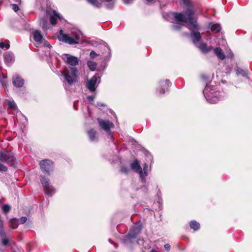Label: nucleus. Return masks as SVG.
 I'll list each match as a JSON object with an SVG mask.
<instances>
[{
  "instance_id": "obj_1",
  "label": "nucleus",
  "mask_w": 252,
  "mask_h": 252,
  "mask_svg": "<svg viewBox=\"0 0 252 252\" xmlns=\"http://www.w3.org/2000/svg\"><path fill=\"white\" fill-rule=\"evenodd\" d=\"M194 11L190 9H188L185 13H176L175 16L179 22L188 23L189 29L190 31V37L192 43L196 46L200 43L201 36L199 30V25L194 20Z\"/></svg>"
},
{
  "instance_id": "obj_2",
  "label": "nucleus",
  "mask_w": 252,
  "mask_h": 252,
  "mask_svg": "<svg viewBox=\"0 0 252 252\" xmlns=\"http://www.w3.org/2000/svg\"><path fill=\"white\" fill-rule=\"evenodd\" d=\"M61 57L66 64L72 66L66 68L64 71L62 72L67 84L71 86L77 79L78 70L74 66L78 64L79 60L77 57L68 54H63Z\"/></svg>"
},
{
  "instance_id": "obj_3",
  "label": "nucleus",
  "mask_w": 252,
  "mask_h": 252,
  "mask_svg": "<svg viewBox=\"0 0 252 252\" xmlns=\"http://www.w3.org/2000/svg\"><path fill=\"white\" fill-rule=\"evenodd\" d=\"M224 92L220 91L218 86L207 84L203 90L204 95L209 103H216L224 95Z\"/></svg>"
},
{
  "instance_id": "obj_4",
  "label": "nucleus",
  "mask_w": 252,
  "mask_h": 252,
  "mask_svg": "<svg viewBox=\"0 0 252 252\" xmlns=\"http://www.w3.org/2000/svg\"><path fill=\"white\" fill-rule=\"evenodd\" d=\"M72 36L68 34L63 33V31L60 30L58 38L61 41L68 43L70 45L76 44L79 43L78 40L82 37V33L80 31H76L72 32Z\"/></svg>"
},
{
  "instance_id": "obj_5",
  "label": "nucleus",
  "mask_w": 252,
  "mask_h": 252,
  "mask_svg": "<svg viewBox=\"0 0 252 252\" xmlns=\"http://www.w3.org/2000/svg\"><path fill=\"white\" fill-rule=\"evenodd\" d=\"M142 223L140 222L135 223L131 228L127 235L124 236L123 242L125 244H131L141 232Z\"/></svg>"
},
{
  "instance_id": "obj_6",
  "label": "nucleus",
  "mask_w": 252,
  "mask_h": 252,
  "mask_svg": "<svg viewBox=\"0 0 252 252\" xmlns=\"http://www.w3.org/2000/svg\"><path fill=\"white\" fill-rule=\"evenodd\" d=\"M40 180L45 194L49 196L53 195L56 192V189L50 184L49 179L45 175H40Z\"/></svg>"
},
{
  "instance_id": "obj_7",
  "label": "nucleus",
  "mask_w": 252,
  "mask_h": 252,
  "mask_svg": "<svg viewBox=\"0 0 252 252\" xmlns=\"http://www.w3.org/2000/svg\"><path fill=\"white\" fill-rule=\"evenodd\" d=\"M97 120L100 127L108 134V138L112 140L113 138L110 129L114 127L113 123L109 121L104 120L100 118H97Z\"/></svg>"
},
{
  "instance_id": "obj_8",
  "label": "nucleus",
  "mask_w": 252,
  "mask_h": 252,
  "mask_svg": "<svg viewBox=\"0 0 252 252\" xmlns=\"http://www.w3.org/2000/svg\"><path fill=\"white\" fill-rule=\"evenodd\" d=\"M0 161L5 162L11 166H15V158L13 154L10 152H0Z\"/></svg>"
},
{
  "instance_id": "obj_9",
  "label": "nucleus",
  "mask_w": 252,
  "mask_h": 252,
  "mask_svg": "<svg viewBox=\"0 0 252 252\" xmlns=\"http://www.w3.org/2000/svg\"><path fill=\"white\" fill-rule=\"evenodd\" d=\"M40 168L43 172L50 175L54 169V163L51 160L46 159L41 160L39 163Z\"/></svg>"
},
{
  "instance_id": "obj_10",
  "label": "nucleus",
  "mask_w": 252,
  "mask_h": 252,
  "mask_svg": "<svg viewBox=\"0 0 252 252\" xmlns=\"http://www.w3.org/2000/svg\"><path fill=\"white\" fill-rule=\"evenodd\" d=\"M97 77L96 75L93 76L86 82V87L91 92H94L96 88Z\"/></svg>"
},
{
  "instance_id": "obj_11",
  "label": "nucleus",
  "mask_w": 252,
  "mask_h": 252,
  "mask_svg": "<svg viewBox=\"0 0 252 252\" xmlns=\"http://www.w3.org/2000/svg\"><path fill=\"white\" fill-rule=\"evenodd\" d=\"M171 83L169 80L161 81L158 83V91L161 94H165V92L168 91L169 87L171 86Z\"/></svg>"
},
{
  "instance_id": "obj_12",
  "label": "nucleus",
  "mask_w": 252,
  "mask_h": 252,
  "mask_svg": "<svg viewBox=\"0 0 252 252\" xmlns=\"http://www.w3.org/2000/svg\"><path fill=\"white\" fill-rule=\"evenodd\" d=\"M12 84L16 88H21L24 84V80L19 74H16L13 76Z\"/></svg>"
},
{
  "instance_id": "obj_13",
  "label": "nucleus",
  "mask_w": 252,
  "mask_h": 252,
  "mask_svg": "<svg viewBox=\"0 0 252 252\" xmlns=\"http://www.w3.org/2000/svg\"><path fill=\"white\" fill-rule=\"evenodd\" d=\"M130 167L133 171L139 174L140 177L142 176V168L137 159L134 160V161L131 163Z\"/></svg>"
},
{
  "instance_id": "obj_14",
  "label": "nucleus",
  "mask_w": 252,
  "mask_h": 252,
  "mask_svg": "<svg viewBox=\"0 0 252 252\" xmlns=\"http://www.w3.org/2000/svg\"><path fill=\"white\" fill-rule=\"evenodd\" d=\"M4 59L5 63L10 66L14 62V56L12 53L7 52L4 54Z\"/></svg>"
},
{
  "instance_id": "obj_15",
  "label": "nucleus",
  "mask_w": 252,
  "mask_h": 252,
  "mask_svg": "<svg viewBox=\"0 0 252 252\" xmlns=\"http://www.w3.org/2000/svg\"><path fill=\"white\" fill-rule=\"evenodd\" d=\"M90 140L92 142H97L98 141V136L97 132L94 129H91L87 132Z\"/></svg>"
},
{
  "instance_id": "obj_16",
  "label": "nucleus",
  "mask_w": 252,
  "mask_h": 252,
  "mask_svg": "<svg viewBox=\"0 0 252 252\" xmlns=\"http://www.w3.org/2000/svg\"><path fill=\"white\" fill-rule=\"evenodd\" d=\"M62 17L55 10H53L52 14L50 16V22L52 25H55L57 24V19L61 20Z\"/></svg>"
},
{
  "instance_id": "obj_17",
  "label": "nucleus",
  "mask_w": 252,
  "mask_h": 252,
  "mask_svg": "<svg viewBox=\"0 0 252 252\" xmlns=\"http://www.w3.org/2000/svg\"><path fill=\"white\" fill-rule=\"evenodd\" d=\"M33 38L34 41L38 43L42 42L43 38L41 32L38 30H35L32 33Z\"/></svg>"
},
{
  "instance_id": "obj_18",
  "label": "nucleus",
  "mask_w": 252,
  "mask_h": 252,
  "mask_svg": "<svg viewBox=\"0 0 252 252\" xmlns=\"http://www.w3.org/2000/svg\"><path fill=\"white\" fill-rule=\"evenodd\" d=\"M104 52L102 54V59L106 61L109 59L111 56V51L110 49L108 47L107 44H105L103 47Z\"/></svg>"
},
{
  "instance_id": "obj_19",
  "label": "nucleus",
  "mask_w": 252,
  "mask_h": 252,
  "mask_svg": "<svg viewBox=\"0 0 252 252\" xmlns=\"http://www.w3.org/2000/svg\"><path fill=\"white\" fill-rule=\"evenodd\" d=\"M196 46L204 53H207L213 49L212 46H208L206 44L204 43H200Z\"/></svg>"
},
{
  "instance_id": "obj_20",
  "label": "nucleus",
  "mask_w": 252,
  "mask_h": 252,
  "mask_svg": "<svg viewBox=\"0 0 252 252\" xmlns=\"http://www.w3.org/2000/svg\"><path fill=\"white\" fill-rule=\"evenodd\" d=\"M208 29H210L212 32H220L221 29L220 24L213 22H211L209 24Z\"/></svg>"
},
{
  "instance_id": "obj_21",
  "label": "nucleus",
  "mask_w": 252,
  "mask_h": 252,
  "mask_svg": "<svg viewBox=\"0 0 252 252\" xmlns=\"http://www.w3.org/2000/svg\"><path fill=\"white\" fill-rule=\"evenodd\" d=\"M148 164L146 163H145L143 165V169H142V177H140L141 182L143 183H145L146 182V177L148 176Z\"/></svg>"
},
{
  "instance_id": "obj_22",
  "label": "nucleus",
  "mask_w": 252,
  "mask_h": 252,
  "mask_svg": "<svg viewBox=\"0 0 252 252\" xmlns=\"http://www.w3.org/2000/svg\"><path fill=\"white\" fill-rule=\"evenodd\" d=\"M8 111L10 113L14 114L15 112H17V107L14 101H8Z\"/></svg>"
},
{
  "instance_id": "obj_23",
  "label": "nucleus",
  "mask_w": 252,
  "mask_h": 252,
  "mask_svg": "<svg viewBox=\"0 0 252 252\" xmlns=\"http://www.w3.org/2000/svg\"><path fill=\"white\" fill-rule=\"evenodd\" d=\"M214 52L216 56L220 60H223L225 58V56L220 48L217 47L215 48Z\"/></svg>"
},
{
  "instance_id": "obj_24",
  "label": "nucleus",
  "mask_w": 252,
  "mask_h": 252,
  "mask_svg": "<svg viewBox=\"0 0 252 252\" xmlns=\"http://www.w3.org/2000/svg\"><path fill=\"white\" fill-rule=\"evenodd\" d=\"M235 71L237 75H241L244 77H247V70H244L240 67H237L235 69Z\"/></svg>"
},
{
  "instance_id": "obj_25",
  "label": "nucleus",
  "mask_w": 252,
  "mask_h": 252,
  "mask_svg": "<svg viewBox=\"0 0 252 252\" xmlns=\"http://www.w3.org/2000/svg\"><path fill=\"white\" fill-rule=\"evenodd\" d=\"M176 13H178L177 12H169L167 13H163V17L166 19L167 21H170V18L174 17L175 20L178 21V20L176 19L175 15ZM181 13H183V12H181ZM178 22H179L178 21Z\"/></svg>"
},
{
  "instance_id": "obj_26",
  "label": "nucleus",
  "mask_w": 252,
  "mask_h": 252,
  "mask_svg": "<svg viewBox=\"0 0 252 252\" xmlns=\"http://www.w3.org/2000/svg\"><path fill=\"white\" fill-rule=\"evenodd\" d=\"M189 226L190 228L194 231L198 230L200 227L199 223L197 222L196 220L190 221L189 222Z\"/></svg>"
},
{
  "instance_id": "obj_27",
  "label": "nucleus",
  "mask_w": 252,
  "mask_h": 252,
  "mask_svg": "<svg viewBox=\"0 0 252 252\" xmlns=\"http://www.w3.org/2000/svg\"><path fill=\"white\" fill-rule=\"evenodd\" d=\"M40 25L43 29H46L48 28V19L46 17L41 18L40 20Z\"/></svg>"
},
{
  "instance_id": "obj_28",
  "label": "nucleus",
  "mask_w": 252,
  "mask_h": 252,
  "mask_svg": "<svg viewBox=\"0 0 252 252\" xmlns=\"http://www.w3.org/2000/svg\"><path fill=\"white\" fill-rule=\"evenodd\" d=\"M19 220L16 218L11 219L9 221V225L12 229L16 228L19 225Z\"/></svg>"
},
{
  "instance_id": "obj_29",
  "label": "nucleus",
  "mask_w": 252,
  "mask_h": 252,
  "mask_svg": "<svg viewBox=\"0 0 252 252\" xmlns=\"http://www.w3.org/2000/svg\"><path fill=\"white\" fill-rule=\"evenodd\" d=\"M87 65H88V67L91 71H94L96 69L97 64L94 62L89 61L87 62Z\"/></svg>"
},
{
  "instance_id": "obj_30",
  "label": "nucleus",
  "mask_w": 252,
  "mask_h": 252,
  "mask_svg": "<svg viewBox=\"0 0 252 252\" xmlns=\"http://www.w3.org/2000/svg\"><path fill=\"white\" fill-rule=\"evenodd\" d=\"M87 1L97 8H99L101 6V2H99L98 0H87Z\"/></svg>"
},
{
  "instance_id": "obj_31",
  "label": "nucleus",
  "mask_w": 252,
  "mask_h": 252,
  "mask_svg": "<svg viewBox=\"0 0 252 252\" xmlns=\"http://www.w3.org/2000/svg\"><path fill=\"white\" fill-rule=\"evenodd\" d=\"M3 222L0 219V236H1V237H5V234L3 230Z\"/></svg>"
},
{
  "instance_id": "obj_32",
  "label": "nucleus",
  "mask_w": 252,
  "mask_h": 252,
  "mask_svg": "<svg viewBox=\"0 0 252 252\" xmlns=\"http://www.w3.org/2000/svg\"><path fill=\"white\" fill-rule=\"evenodd\" d=\"M181 1L183 2V3L184 4V5L187 6V7H188V8L186 10V11L188 9H191L189 7L191 6V2H190V0H181Z\"/></svg>"
},
{
  "instance_id": "obj_33",
  "label": "nucleus",
  "mask_w": 252,
  "mask_h": 252,
  "mask_svg": "<svg viewBox=\"0 0 252 252\" xmlns=\"http://www.w3.org/2000/svg\"><path fill=\"white\" fill-rule=\"evenodd\" d=\"M10 210V206L8 204H5L2 206V210L4 213H7Z\"/></svg>"
},
{
  "instance_id": "obj_34",
  "label": "nucleus",
  "mask_w": 252,
  "mask_h": 252,
  "mask_svg": "<svg viewBox=\"0 0 252 252\" xmlns=\"http://www.w3.org/2000/svg\"><path fill=\"white\" fill-rule=\"evenodd\" d=\"M183 26V24L181 23H175L172 25V27L174 30H179L181 29L182 26Z\"/></svg>"
},
{
  "instance_id": "obj_35",
  "label": "nucleus",
  "mask_w": 252,
  "mask_h": 252,
  "mask_svg": "<svg viewBox=\"0 0 252 252\" xmlns=\"http://www.w3.org/2000/svg\"><path fill=\"white\" fill-rule=\"evenodd\" d=\"M10 6L12 10L15 12H17L19 10V7L17 4H11Z\"/></svg>"
},
{
  "instance_id": "obj_36",
  "label": "nucleus",
  "mask_w": 252,
  "mask_h": 252,
  "mask_svg": "<svg viewBox=\"0 0 252 252\" xmlns=\"http://www.w3.org/2000/svg\"><path fill=\"white\" fill-rule=\"evenodd\" d=\"M4 47H5L6 49H9L10 47L9 44H5L4 42H0V48L3 49L4 48Z\"/></svg>"
},
{
  "instance_id": "obj_37",
  "label": "nucleus",
  "mask_w": 252,
  "mask_h": 252,
  "mask_svg": "<svg viewBox=\"0 0 252 252\" xmlns=\"http://www.w3.org/2000/svg\"><path fill=\"white\" fill-rule=\"evenodd\" d=\"M129 171V169L125 166L122 167L121 169V172L125 174H127Z\"/></svg>"
},
{
  "instance_id": "obj_38",
  "label": "nucleus",
  "mask_w": 252,
  "mask_h": 252,
  "mask_svg": "<svg viewBox=\"0 0 252 252\" xmlns=\"http://www.w3.org/2000/svg\"><path fill=\"white\" fill-rule=\"evenodd\" d=\"M27 220V219L26 217H22L19 220V221H20L21 224H24L26 222Z\"/></svg>"
},
{
  "instance_id": "obj_39",
  "label": "nucleus",
  "mask_w": 252,
  "mask_h": 252,
  "mask_svg": "<svg viewBox=\"0 0 252 252\" xmlns=\"http://www.w3.org/2000/svg\"><path fill=\"white\" fill-rule=\"evenodd\" d=\"M90 57L92 58V59H94V58L95 57H96L97 56H98V54H97L94 51H92L91 52H90Z\"/></svg>"
},
{
  "instance_id": "obj_40",
  "label": "nucleus",
  "mask_w": 252,
  "mask_h": 252,
  "mask_svg": "<svg viewBox=\"0 0 252 252\" xmlns=\"http://www.w3.org/2000/svg\"><path fill=\"white\" fill-rule=\"evenodd\" d=\"M7 170V168L5 165L0 163V171H5Z\"/></svg>"
},
{
  "instance_id": "obj_41",
  "label": "nucleus",
  "mask_w": 252,
  "mask_h": 252,
  "mask_svg": "<svg viewBox=\"0 0 252 252\" xmlns=\"http://www.w3.org/2000/svg\"><path fill=\"white\" fill-rule=\"evenodd\" d=\"M96 106L98 108H100V107H103V106H106V104L104 103H102V102H98L96 103Z\"/></svg>"
},
{
  "instance_id": "obj_42",
  "label": "nucleus",
  "mask_w": 252,
  "mask_h": 252,
  "mask_svg": "<svg viewBox=\"0 0 252 252\" xmlns=\"http://www.w3.org/2000/svg\"><path fill=\"white\" fill-rule=\"evenodd\" d=\"M95 98V95H89L87 97V99L89 101H93Z\"/></svg>"
},
{
  "instance_id": "obj_43",
  "label": "nucleus",
  "mask_w": 252,
  "mask_h": 252,
  "mask_svg": "<svg viewBox=\"0 0 252 252\" xmlns=\"http://www.w3.org/2000/svg\"><path fill=\"white\" fill-rule=\"evenodd\" d=\"M3 237V238L2 239V244L4 246H6L8 244V241L6 239L4 238V237Z\"/></svg>"
},
{
  "instance_id": "obj_44",
  "label": "nucleus",
  "mask_w": 252,
  "mask_h": 252,
  "mask_svg": "<svg viewBox=\"0 0 252 252\" xmlns=\"http://www.w3.org/2000/svg\"><path fill=\"white\" fill-rule=\"evenodd\" d=\"M164 247L165 249L167 251H169L170 249V245L168 244L164 245Z\"/></svg>"
},
{
  "instance_id": "obj_45",
  "label": "nucleus",
  "mask_w": 252,
  "mask_h": 252,
  "mask_svg": "<svg viewBox=\"0 0 252 252\" xmlns=\"http://www.w3.org/2000/svg\"><path fill=\"white\" fill-rule=\"evenodd\" d=\"M134 0H123L125 4H128L131 3Z\"/></svg>"
},
{
  "instance_id": "obj_46",
  "label": "nucleus",
  "mask_w": 252,
  "mask_h": 252,
  "mask_svg": "<svg viewBox=\"0 0 252 252\" xmlns=\"http://www.w3.org/2000/svg\"><path fill=\"white\" fill-rule=\"evenodd\" d=\"M44 44H45L46 46L48 47L49 48H50V47H51V45H50V44L48 43V42H47V41H45V42H44Z\"/></svg>"
},
{
  "instance_id": "obj_47",
  "label": "nucleus",
  "mask_w": 252,
  "mask_h": 252,
  "mask_svg": "<svg viewBox=\"0 0 252 252\" xmlns=\"http://www.w3.org/2000/svg\"><path fill=\"white\" fill-rule=\"evenodd\" d=\"M1 83L3 87L6 85V83L4 81H1Z\"/></svg>"
},
{
  "instance_id": "obj_48",
  "label": "nucleus",
  "mask_w": 252,
  "mask_h": 252,
  "mask_svg": "<svg viewBox=\"0 0 252 252\" xmlns=\"http://www.w3.org/2000/svg\"><path fill=\"white\" fill-rule=\"evenodd\" d=\"M151 252H157V251H156L155 250H154V249H152L151 251Z\"/></svg>"
},
{
  "instance_id": "obj_49",
  "label": "nucleus",
  "mask_w": 252,
  "mask_h": 252,
  "mask_svg": "<svg viewBox=\"0 0 252 252\" xmlns=\"http://www.w3.org/2000/svg\"><path fill=\"white\" fill-rule=\"evenodd\" d=\"M20 1H21L20 0H16V2H20Z\"/></svg>"
},
{
  "instance_id": "obj_50",
  "label": "nucleus",
  "mask_w": 252,
  "mask_h": 252,
  "mask_svg": "<svg viewBox=\"0 0 252 252\" xmlns=\"http://www.w3.org/2000/svg\"><path fill=\"white\" fill-rule=\"evenodd\" d=\"M115 245V247L116 248L117 247V246H116V245L115 244H114Z\"/></svg>"
}]
</instances>
